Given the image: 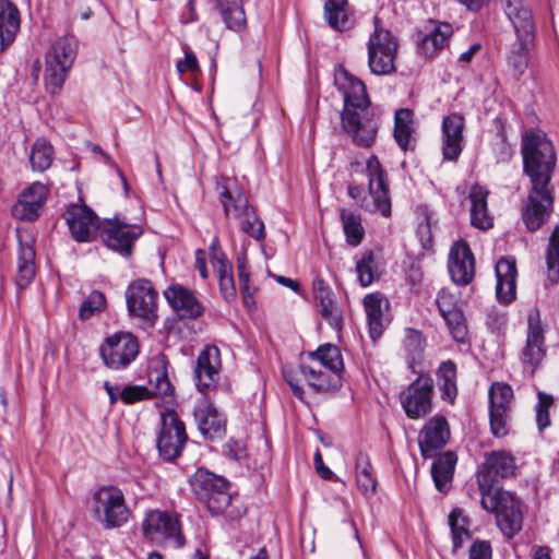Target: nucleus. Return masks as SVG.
Segmentation results:
<instances>
[{"mask_svg": "<svg viewBox=\"0 0 559 559\" xmlns=\"http://www.w3.org/2000/svg\"><path fill=\"white\" fill-rule=\"evenodd\" d=\"M365 173L368 178V191L362 186L350 183L348 195L362 209L380 213L388 217L391 215V199L386 173L376 155L366 160Z\"/></svg>", "mask_w": 559, "mask_h": 559, "instance_id": "obj_3", "label": "nucleus"}, {"mask_svg": "<svg viewBox=\"0 0 559 559\" xmlns=\"http://www.w3.org/2000/svg\"><path fill=\"white\" fill-rule=\"evenodd\" d=\"M323 14L329 26L337 32L353 27L354 16L348 0H324Z\"/></svg>", "mask_w": 559, "mask_h": 559, "instance_id": "obj_30", "label": "nucleus"}, {"mask_svg": "<svg viewBox=\"0 0 559 559\" xmlns=\"http://www.w3.org/2000/svg\"><path fill=\"white\" fill-rule=\"evenodd\" d=\"M436 302L442 317L460 310L455 294L451 293L447 288L439 290Z\"/></svg>", "mask_w": 559, "mask_h": 559, "instance_id": "obj_55", "label": "nucleus"}, {"mask_svg": "<svg viewBox=\"0 0 559 559\" xmlns=\"http://www.w3.org/2000/svg\"><path fill=\"white\" fill-rule=\"evenodd\" d=\"M314 466L317 473L324 479V480H332L334 478V473L324 465L322 455L320 451H317L313 456Z\"/></svg>", "mask_w": 559, "mask_h": 559, "instance_id": "obj_61", "label": "nucleus"}, {"mask_svg": "<svg viewBox=\"0 0 559 559\" xmlns=\"http://www.w3.org/2000/svg\"><path fill=\"white\" fill-rule=\"evenodd\" d=\"M94 519L105 528H118L124 525L130 516L122 490L116 486H103L92 497Z\"/></svg>", "mask_w": 559, "mask_h": 559, "instance_id": "obj_5", "label": "nucleus"}, {"mask_svg": "<svg viewBox=\"0 0 559 559\" xmlns=\"http://www.w3.org/2000/svg\"><path fill=\"white\" fill-rule=\"evenodd\" d=\"M456 461V455L451 451L442 453L433 461L431 475L439 491L447 492L451 488Z\"/></svg>", "mask_w": 559, "mask_h": 559, "instance_id": "obj_34", "label": "nucleus"}, {"mask_svg": "<svg viewBox=\"0 0 559 559\" xmlns=\"http://www.w3.org/2000/svg\"><path fill=\"white\" fill-rule=\"evenodd\" d=\"M159 425L156 441L159 455L173 461L181 454L188 440L185 424L174 409H166L160 413Z\"/></svg>", "mask_w": 559, "mask_h": 559, "instance_id": "obj_9", "label": "nucleus"}, {"mask_svg": "<svg viewBox=\"0 0 559 559\" xmlns=\"http://www.w3.org/2000/svg\"><path fill=\"white\" fill-rule=\"evenodd\" d=\"M515 469V459L510 452L506 450L492 451L486 454L485 463L477 473V484L479 485V478H481V476H486L489 480V490L491 492L503 491L502 489L493 486L496 478L513 476Z\"/></svg>", "mask_w": 559, "mask_h": 559, "instance_id": "obj_20", "label": "nucleus"}, {"mask_svg": "<svg viewBox=\"0 0 559 559\" xmlns=\"http://www.w3.org/2000/svg\"><path fill=\"white\" fill-rule=\"evenodd\" d=\"M142 532L146 539L155 544L169 542L176 547L183 545L179 521L167 511H148L142 522Z\"/></svg>", "mask_w": 559, "mask_h": 559, "instance_id": "obj_10", "label": "nucleus"}, {"mask_svg": "<svg viewBox=\"0 0 559 559\" xmlns=\"http://www.w3.org/2000/svg\"><path fill=\"white\" fill-rule=\"evenodd\" d=\"M496 295L499 302L508 305L515 299L516 265L512 258H501L496 263Z\"/></svg>", "mask_w": 559, "mask_h": 559, "instance_id": "obj_26", "label": "nucleus"}, {"mask_svg": "<svg viewBox=\"0 0 559 559\" xmlns=\"http://www.w3.org/2000/svg\"><path fill=\"white\" fill-rule=\"evenodd\" d=\"M195 269L199 271L201 277L203 280H206L209 276L207 269H206V253L204 250H197L195 251Z\"/></svg>", "mask_w": 559, "mask_h": 559, "instance_id": "obj_64", "label": "nucleus"}, {"mask_svg": "<svg viewBox=\"0 0 559 559\" xmlns=\"http://www.w3.org/2000/svg\"><path fill=\"white\" fill-rule=\"evenodd\" d=\"M547 276L551 284L559 282V226H557L548 241L546 251Z\"/></svg>", "mask_w": 559, "mask_h": 559, "instance_id": "obj_49", "label": "nucleus"}, {"mask_svg": "<svg viewBox=\"0 0 559 559\" xmlns=\"http://www.w3.org/2000/svg\"><path fill=\"white\" fill-rule=\"evenodd\" d=\"M215 189L227 217L238 219L253 210L234 179L228 177L216 178Z\"/></svg>", "mask_w": 559, "mask_h": 559, "instance_id": "obj_18", "label": "nucleus"}, {"mask_svg": "<svg viewBox=\"0 0 559 559\" xmlns=\"http://www.w3.org/2000/svg\"><path fill=\"white\" fill-rule=\"evenodd\" d=\"M105 296L98 290L92 292L80 308L81 319H88L105 307Z\"/></svg>", "mask_w": 559, "mask_h": 559, "instance_id": "obj_54", "label": "nucleus"}, {"mask_svg": "<svg viewBox=\"0 0 559 559\" xmlns=\"http://www.w3.org/2000/svg\"><path fill=\"white\" fill-rule=\"evenodd\" d=\"M356 272L361 286L371 285L381 275V264L373 251H365L356 262Z\"/></svg>", "mask_w": 559, "mask_h": 559, "instance_id": "obj_43", "label": "nucleus"}, {"mask_svg": "<svg viewBox=\"0 0 559 559\" xmlns=\"http://www.w3.org/2000/svg\"><path fill=\"white\" fill-rule=\"evenodd\" d=\"M545 357L546 347L540 313L537 308H532L527 313V335L521 353V361L524 369L533 376Z\"/></svg>", "mask_w": 559, "mask_h": 559, "instance_id": "obj_14", "label": "nucleus"}, {"mask_svg": "<svg viewBox=\"0 0 559 559\" xmlns=\"http://www.w3.org/2000/svg\"><path fill=\"white\" fill-rule=\"evenodd\" d=\"M104 364L115 370L128 367L139 355V342L129 332H116L99 348Z\"/></svg>", "mask_w": 559, "mask_h": 559, "instance_id": "obj_12", "label": "nucleus"}, {"mask_svg": "<svg viewBox=\"0 0 559 559\" xmlns=\"http://www.w3.org/2000/svg\"><path fill=\"white\" fill-rule=\"evenodd\" d=\"M356 481L365 496H371L376 491V479L371 472V464L367 454L359 453L356 457Z\"/></svg>", "mask_w": 559, "mask_h": 559, "instance_id": "obj_47", "label": "nucleus"}, {"mask_svg": "<svg viewBox=\"0 0 559 559\" xmlns=\"http://www.w3.org/2000/svg\"><path fill=\"white\" fill-rule=\"evenodd\" d=\"M442 318L444 319L452 337L456 342H464L467 335V325L461 309Z\"/></svg>", "mask_w": 559, "mask_h": 559, "instance_id": "obj_52", "label": "nucleus"}, {"mask_svg": "<svg viewBox=\"0 0 559 559\" xmlns=\"http://www.w3.org/2000/svg\"><path fill=\"white\" fill-rule=\"evenodd\" d=\"M238 280L240 288L248 289L249 286V271L247 269V258L246 255L238 259Z\"/></svg>", "mask_w": 559, "mask_h": 559, "instance_id": "obj_63", "label": "nucleus"}, {"mask_svg": "<svg viewBox=\"0 0 559 559\" xmlns=\"http://www.w3.org/2000/svg\"><path fill=\"white\" fill-rule=\"evenodd\" d=\"M448 269L455 284L465 286L472 282L475 274V261L466 242L456 241L451 247Z\"/></svg>", "mask_w": 559, "mask_h": 559, "instance_id": "obj_21", "label": "nucleus"}, {"mask_svg": "<svg viewBox=\"0 0 559 559\" xmlns=\"http://www.w3.org/2000/svg\"><path fill=\"white\" fill-rule=\"evenodd\" d=\"M524 173L530 177L532 189L522 207V219L531 231L539 229L554 209L551 174L556 167L552 142L542 130H530L522 135Z\"/></svg>", "mask_w": 559, "mask_h": 559, "instance_id": "obj_1", "label": "nucleus"}, {"mask_svg": "<svg viewBox=\"0 0 559 559\" xmlns=\"http://www.w3.org/2000/svg\"><path fill=\"white\" fill-rule=\"evenodd\" d=\"M241 231L257 241L265 238V228L261 218L257 215L254 209L237 219Z\"/></svg>", "mask_w": 559, "mask_h": 559, "instance_id": "obj_51", "label": "nucleus"}, {"mask_svg": "<svg viewBox=\"0 0 559 559\" xmlns=\"http://www.w3.org/2000/svg\"><path fill=\"white\" fill-rule=\"evenodd\" d=\"M211 250L213 252L212 265L215 269V271L217 272L218 280H221L222 276H231L233 275L231 274V265L228 262V260L225 258V255L216 249L215 243H213L211 246Z\"/></svg>", "mask_w": 559, "mask_h": 559, "instance_id": "obj_56", "label": "nucleus"}, {"mask_svg": "<svg viewBox=\"0 0 559 559\" xmlns=\"http://www.w3.org/2000/svg\"><path fill=\"white\" fill-rule=\"evenodd\" d=\"M450 439V427L443 416L429 419L419 432L418 444L424 457H431Z\"/></svg>", "mask_w": 559, "mask_h": 559, "instance_id": "obj_22", "label": "nucleus"}, {"mask_svg": "<svg viewBox=\"0 0 559 559\" xmlns=\"http://www.w3.org/2000/svg\"><path fill=\"white\" fill-rule=\"evenodd\" d=\"M157 298L156 289L147 280L132 282L126 292L127 307L130 314L148 324H153L157 318Z\"/></svg>", "mask_w": 559, "mask_h": 559, "instance_id": "obj_13", "label": "nucleus"}, {"mask_svg": "<svg viewBox=\"0 0 559 559\" xmlns=\"http://www.w3.org/2000/svg\"><path fill=\"white\" fill-rule=\"evenodd\" d=\"M150 383L154 384L155 394L165 395L170 391V382L165 370H154L148 374Z\"/></svg>", "mask_w": 559, "mask_h": 559, "instance_id": "obj_58", "label": "nucleus"}, {"mask_svg": "<svg viewBox=\"0 0 559 559\" xmlns=\"http://www.w3.org/2000/svg\"><path fill=\"white\" fill-rule=\"evenodd\" d=\"M322 366L301 365L300 373L308 385L316 391H329L337 385L338 376L331 371H323Z\"/></svg>", "mask_w": 559, "mask_h": 559, "instance_id": "obj_38", "label": "nucleus"}, {"mask_svg": "<svg viewBox=\"0 0 559 559\" xmlns=\"http://www.w3.org/2000/svg\"><path fill=\"white\" fill-rule=\"evenodd\" d=\"M309 357L313 364H318L337 376L343 369L342 354L335 345H321L316 352L310 353Z\"/></svg>", "mask_w": 559, "mask_h": 559, "instance_id": "obj_44", "label": "nucleus"}, {"mask_svg": "<svg viewBox=\"0 0 559 559\" xmlns=\"http://www.w3.org/2000/svg\"><path fill=\"white\" fill-rule=\"evenodd\" d=\"M120 396L124 403L130 404L150 399L151 393L145 386L130 385L120 392Z\"/></svg>", "mask_w": 559, "mask_h": 559, "instance_id": "obj_57", "label": "nucleus"}, {"mask_svg": "<svg viewBox=\"0 0 559 559\" xmlns=\"http://www.w3.org/2000/svg\"><path fill=\"white\" fill-rule=\"evenodd\" d=\"M414 112L408 108H401L394 115V139L397 145L406 151L409 147L414 132Z\"/></svg>", "mask_w": 559, "mask_h": 559, "instance_id": "obj_42", "label": "nucleus"}, {"mask_svg": "<svg viewBox=\"0 0 559 559\" xmlns=\"http://www.w3.org/2000/svg\"><path fill=\"white\" fill-rule=\"evenodd\" d=\"M78 51V43L73 36L59 38L46 55L44 81L50 94L58 93L71 69Z\"/></svg>", "mask_w": 559, "mask_h": 559, "instance_id": "obj_6", "label": "nucleus"}, {"mask_svg": "<svg viewBox=\"0 0 559 559\" xmlns=\"http://www.w3.org/2000/svg\"><path fill=\"white\" fill-rule=\"evenodd\" d=\"M47 188L40 182H34L24 189L17 202L12 207V215L20 221H35L46 201Z\"/></svg>", "mask_w": 559, "mask_h": 559, "instance_id": "obj_24", "label": "nucleus"}, {"mask_svg": "<svg viewBox=\"0 0 559 559\" xmlns=\"http://www.w3.org/2000/svg\"><path fill=\"white\" fill-rule=\"evenodd\" d=\"M142 234L141 225L129 224L119 218L107 221L102 228L105 245L127 258L132 254L133 245Z\"/></svg>", "mask_w": 559, "mask_h": 559, "instance_id": "obj_15", "label": "nucleus"}, {"mask_svg": "<svg viewBox=\"0 0 559 559\" xmlns=\"http://www.w3.org/2000/svg\"><path fill=\"white\" fill-rule=\"evenodd\" d=\"M469 522L460 508H455L449 515V526L451 528L453 551L460 549L464 542L471 538L468 530Z\"/></svg>", "mask_w": 559, "mask_h": 559, "instance_id": "obj_46", "label": "nucleus"}, {"mask_svg": "<svg viewBox=\"0 0 559 559\" xmlns=\"http://www.w3.org/2000/svg\"><path fill=\"white\" fill-rule=\"evenodd\" d=\"M21 27V14L11 0H0V51L10 46Z\"/></svg>", "mask_w": 559, "mask_h": 559, "instance_id": "obj_28", "label": "nucleus"}, {"mask_svg": "<svg viewBox=\"0 0 559 559\" xmlns=\"http://www.w3.org/2000/svg\"><path fill=\"white\" fill-rule=\"evenodd\" d=\"M504 13L512 23L514 32H519L524 38L530 29H535L533 15L525 0H501Z\"/></svg>", "mask_w": 559, "mask_h": 559, "instance_id": "obj_31", "label": "nucleus"}, {"mask_svg": "<svg viewBox=\"0 0 559 559\" xmlns=\"http://www.w3.org/2000/svg\"><path fill=\"white\" fill-rule=\"evenodd\" d=\"M218 282H219L221 293L225 299H230L236 296V288H235L233 275L231 276H222V278L218 280Z\"/></svg>", "mask_w": 559, "mask_h": 559, "instance_id": "obj_62", "label": "nucleus"}, {"mask_svg": "<svg viewBox=\"0 0 559 559\" xmlns=\"http://www.w3.org/2000/svg\"><path fill=\"white\" fill-rule=\"evenodd\" d=\"M313 294L320 304L322 317L334 330H341L342 313L330 286L322 278H317L313 281Z\"/></svg>", "mask_w": 559, "mask_h": 559, "instance_id": "obj_29", "label": "nucleus"}, {"mask_svg": "<svg viewBox=\"0 0 559 559\" xmlns=\"http://www.w3.org/2000/svg\"><path fill=\"white\" fill-rule=\"evenodd\" d=\"M63 217L72 237L79 242L92 241L97 229V216L85 205H71Z\"/></svg>", "mask_w": 559, "mask_h": 559, "instance_id": "obj_19", "label": "nucleus"}, {"mask_svg": "<svg viewBox=\"0 0 559 559\" xmlns=\"http://www.w3.org/2000/svg\"><path fill=\"white\" fill-rule=\"evenodd\" d=\"M489 420L495 437L502 438L509 433L512 403L514 399L511 385L493 382L489 388Z\"/></svg>", "mask_w": 559, "mask_h": 559, "instance_id": "obj_11", "label": "nucleus"}, {"mask_svg": "<svg viewBox=\"0 0 559 559\" xmlns=\"http://www.w3.org/2000/svg\"><path fill=\"white\" fill-rule=\"evenodd\" d=\"M432 380L417 378L400 394L401 405L412 419L426 416L431 411Z\"/></svg>", "mask_w": 559, "mask_h": 559, "instance_id": "obj_16", "label": "nucleus"}, {"mask_svg": "<svg viewBox=\"0 0 559 559\" xmlns=\"http://www.w3.org/2000/svg\"><path fill=\"white\" fill-rule=\"evenodd\" d=\"M35 249L31 243L20 245L16 284L21 288L28 286L35 276Z\"/></svg>", "mask_w": 559, "mask_h": 559, "instance_id": "obj_41", "label": "nucleus"}, {"mask_svg": "<svg viewBox=\"0 0 559 559\" xmlns=\"http://www.w3.org/2000/svg\"><path fill=\"white\" fill-rule=\"evenodd\" d=\"M404 346L409 357V365L413 367L414 364L421 359L425 349V338L423 337V334L418 330L411 328L406 329Z\"/></svg>", "mask_w": 559, "mask_h": 559, "instance_id": "obj_50", "label": "nucleus"}, {"mask_svg": "<svg viewBox=\"0 0 559 559\" xmlns=\"http://www.w3.org/2000/svg\"><path fill=\"white\" fill-rule=\"evenodd\" d=\"M164 295L170 306L182 318H198L203 312V308L194 295L180 285L168 287Z\"/></svg>", "mask_w": 559, "mask_h": 559, "instance_id": "obj_27", "label": "nucleus"}, {"mask_svg": "<svg viewBox=\"0 0 559 559\" xmlns=\"http://www.w3.org/2000/svg\"><path fill=\"white\" fill-rule=\"evenodd\" d=\"M222 368L221 352L214 345L205 346L197 358L194 376L197 388L206 394L218 381Z\"/></svg>", "mask_w": 559, "mask_h": 559, "instance_id": "obj_17", "label": "nucleus"}, {"mask_svg": "<svg viewBox=\"0 0 559 559\" xmlns=\"http://www.w3.org/2000/svg\"><path fill=\"white\" fill-rule=\"evenodd\" d=\"M322 366L301 365L300 373L308 385L316 391H329L337 385L338 376L331 371H323Z\"/></svg>", "mask_w": 559, "mask_h": 559, "instance_id": "obj_37", "label": "nucleus"}, {"mask_svg": "<svg viewBox=\"0 0 559 559\" xmlns=\"http://www.w3.org/2000/svg\"><path fill=\"white\" fill-rule=\"evenodd\" d=\"M340 216L346 242L352 247H357L361 243L365 236L360 215L353 211L343 209Z\"/></svg>", "mask_w": 559, "mask_h": 559, "instance_id": "obj_45", "label": "nucleus"}, {"mask_svg": "<svg viewBox=\"0 0 559 559\" xmlns=\"http://www.w3.org/2000/svg\"><path fill=\"white\" fill-rule=\"evenodd\" d=\"M193 414L198 428L205 438H223L226 431L225 418L205 396L198 402Z\"/></svg>", "mask_w": 559, "mask_h": 559, "instance_id": "obj_25", "label": "nucleus"}, {"mask_svg": "<svg viewBox=\"0 0 559 559\" xmlns=\"http://www.w3.org/2000/svg\"><path fill=\"white\" fill-rule=\"evenodd\" d=\"M368 67L376 75H389L395 71L399 44L390 31L376 24L368 40Z\"/></svg>", "mask_w": 559, "mask_h": 559, "instance_id": "obj_8", "label": "nucleus"}, {"mask_svg": "<svg viewBox=\"0 0 559 559\" xmlns=\"http://www.w3.org/2000/svg\"><path fill=\"white\" fill-rule=\"evenodd\" d=\"M437 383L441 397L453 404L457 395L456 366L452 360L442 361L437 370Z\"/></svg>", "mask_w": 559, "mask_h": 559, "instance_id": "obj_39", "label": "nucleus"}, {"mask_svg": "<svg viewBox=\"0 0 559 559\" xmlns=\"http://www.w3.org/2000/svg\"><path fill=\"white\" fill-rule=\"evenodd\" d=\"M431 28L421 37L418 46L426 56H432L442 49L453 34L448 23H431Z\"/></svg>", "mask_w": 559, "mask_h": 559, "instance_id": "obj_35", "label": "nucleus"}, {"mask_svg": "<svg viewBox=\"0 0 559 559\" xmlns=\"http://www.w3.org/2000/svg\"><path fill=\"white\" fill-rule=\"evenodd\" d=\"M383 297L381 294H369L364 298V307L369 323L370 336L376 340L382 334L383 319Z\"/></svg>", "mask_w": 559, "mask_h": 559, "instance_id": "obj_40", "label": "nucleus"}, {"mask_svg": "<svg viewBox=\"0 0 559 559\" xmlns=\"http://www.w3.org/2000/svg\"><path fill=\"white\" fill-rule=\"evenodd\" d=\"M488 194V190L478 185L473 186L469 190L471 223L479 229H488L493 225V219L487 209Z\"/></svg>", "mask_w": 559, "mask_h": 559, "instance_id": "obj_32", "label": "nucleus"}, {"mask_svg": "<svg viewBox=\"0 0 559 559\" xmlns=\"http://www.w3.org/2000/svg\"><path fill=\"white\" fill-rule=\"evenodd\" d=\"M486 476L479 478L480 504L484 510L496 514L497 525L508 538H513L522 528L520 503L509 491L491 492Z\"/></svg>", "mask_w": 559, "mask_h": 559, "instance_id": "obj_4", "label": "nucleus"}, {"mask_svg": "<svg viewBox=\"0 0 559 559\" xmlns=\"http://www.w3.org/2000/svg\"><path fill=\"white\" fill-rule=\"evenodd\" d=\"M465 120L460 114L452 112L442 119V155L447 160H456L463 150Z\"/></svg>", "mask_w": 559, "mask_h": 559, "instance_id": "obj_23", "label": "nucleus"}, {"mask_svg": "<svg viewBox=\"0 0 559 559\" xmlns=\"http://www.w3.org/2000/svg\"><path fill=\"white\" fill-rule=\"evenodd\" d=\"M491 546L488 542H475L469 548L468 559H491Z\"/></svg>", "mask_w": 559, "mask_h": 559, "instance_id": "obj_59", "label": "nucleus"}, {"mask_svg": "<svg viewBox=\"0 0 559 559\" xmlns=\"http://www.w3.org/2000/svg\"><path fill=\"white\" fill-rule=\"evenodd\" d=\"M516 41L508 57V63L512 68L516 78L521 76L527 68V53L533 45L535 29L528 31V36L524 38L519 32H515Z\"/></svg>", "mask_w": 559, "mask_h": 559, "instance_id": "obj_36", "label": "nucleus"}, {"mask_svg": "<svg viewBox=\"0 0 559 559\" xmlns=\"http://www.w3.org/2000/svg\"><path fill=\"white\" fill-rule=\"evenodd\" d=\"M334 82L344 97V108L341 115L343 129L358 146H372L380 122L370 109V99L365 83L344 68L335 71Z\"/></svg>", "mask_w": 559, "mask_h": 559, "instance_id": "obj_2", "label": "nucleus"}, {"mask_svg": "<svg viewBox=\"0 0 559 559\" xmlns=\"http://www.w3.org/2000/svg\"><path fill=\"white\" fill-rule=\"evenodd\" d=\"M190 486L197 498L212 514H219L230 504L228 481L205 468H199L190 477Z\"/></svg>", "mask_w": 559, "mask_h": 559, "instance_id": "obj_7", "label": "nucleus"}, {"mask_svg": "<svg viewBox=\"0 0 559 559\" xmlns=\"http://www.w3.org/2000/svg\"><path fill=\"white\" fill-rule=\"evenodd\" d=\"M53 150L51 144L45 139H38L31 152L29 162L32 168L37 171L48 169L52 163Z\"/></svg>", "mask_w": 559, "mask_h": 559, "instance_id": "obj_48", "label": "nucleus"}, {"mask_svg": "<svg viewBox=\"0 0 559 559\" xmlns=\"http://www.w3.org/2000/svg\"><path fill=\"white\" fill-rule=\"evenodd\" d=\"M176 69L180 74L199 70V62L195 55L192 51H186L185 58L177 62Z\"/></svg>", "mask_w": 559, "mask_h": 559, "instance_id": "obj_60", "label": "nucleus"}, {"mask_svg": "<svg viewBox=\"0 0 559 559\" xmlns=\"http://www.w3.org/2000/svg\"><path fill=\"white\" fill-rule=\"evenodd\" d=\"M537 397L538 403L535 409V419L538 429L543 431L550 425L549 408L554 404V397L550 394L540 391L537 393Z\"/></svg>", "mask_w": 559, "mask_h": 559, "instance_id": "obj_53", "label": "nucleus"}, {"mask_svg": "<svg viewBox=\"0 0 559 559\" xmlns=\"http://www.w3.org/2000/svg\"><path fill=\"white\" fill-rule=\"evenodd\" d=\"M226 27L234 32H242L247 26L242 0H214Z\"/></svg>", "mask_w": 559, "mask_h": 559, "instance_id": "obj_33", "label": "nucleus"}]
</instances>
